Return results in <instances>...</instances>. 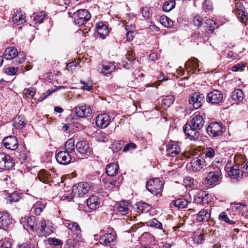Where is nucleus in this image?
Masks as SVG:
<instances>
[{
  "instance_id": "11",
  "label": "nucleus",
  "mask_w": 248,
  "mask_h": 248,
  "mask_svg": "<svg viewBox=\"0 0 248 248\" xmlns=\"http://www.w3.org/2000/svg\"><path fill=\"white\" fill-rule=\"evenodd\" d=\"M222 125L218 123H211L207 127L206 132L211 137L220 136L222 133Z\"/></svg>"
},
{
  "instance_id": "6",
  "label": "nucleus",
  "mask_w": 248,
  "mask_h": 248,
  "mask_svg": "<svg viewBox=\"0 0 248 248\" xmlns=\"http://www.w3.org/2000/svg\"><path fill=\"white\" fill-rule=\"evenodd\" d=\"M163 184L159 178L149 180L146 186L147 189L154 195L160 194L163 188Z\"/></svg>"
},
{
  "instance_id": "46",
  "label": "nucleus",
  "mask_w": 248,
  "mask_h": 248,
  "mask_svg": "<svg viewBox=\"0 0 248 248\" xmlns=\"http://www.w3.org/2000/svg\"><path fill=\"white\" fill-rule=\"evenodd\" d=\"M65 151L69 153H72L74 152L75 149V140L73 139H70L65 143Z\"/></svg>"
},
{
  "instance_id": "53",
  "label": "nucleus",
  "mask_w": 248,
  "mask_h": 248,
  "mask_svg": "<svg viewBox=\"0 0 248 248\" xmlns=\"http://www.w3.org/2000/svg\"><path fill=\"white\" fill-rule=\"evenodd\" d=\"M64 225L72 232L77 231L78 230V223H77L67 220L64 223Z\"/></svg>"
},
{
  "instance_id": "49",
  "label": "nucleus",
  "mask_w": 248,
  "mask_h": 248,
  "mask_svg": "<svg viewBox=\"0 0 248 248\" xmlns=\"http://www.w3.org/2000/svg\"><path fill=\"white\" fill-rule=\"evenodd\" d=\"M218 219L219 220L224 221L226 223H228L230 225H232L235 223V222L232 220H231L229 219V217H228L226 213L224 212L221 213L218 216Z\"/></svg>"
},
{
  "instance_id": "5",
  "label": "nucleus",
  "mask_w": 248,
  "mask_h": 248,
  "mask_svg": "<svg viewBox=\"0 0 248 248\" xmlns=\"http://www.w3.org/2000/svg\"><path fill=\"white\" fill-rule=\"evenodd\" d=\"M36 232L40 236L49 235L53 232L51 223L49 220L43 219L40 220Z\"/></svg>"
},
{
  "instance_id": "64",
  "label": "nucleus",
  "mask_w": 248,
  "mask_h": 248,
  "mask_svg": "<svg viewBox=\"0 0 248 248\" xmlns=\"http://www.w3.org/2000/svg\"><path fill=\"white\" fill-rule=\"evenodd\" d=\"M76 67V63L75 62L72 61L67 64V69L69 71L73 72V70H75Z\"/></svg>"
},
{
  "instance_id": "54",
  "label": "nucleus",
  "mask_w": 248,
  "mask_h": 248,
  "mask_svg": "<svg viewBox=\"0 0 248 248\" xmlns=\"http://www.w3.org/2000/svg\"><path fill=\"white\" fill-rule=\"evenodd\" d=\"M19 68L18 67L15 68L14 67H5L4 69L5 73L10 76H14L18 72Z\"/></svg>"
},
{
  "instance_id": "31",
  "label": "nucleus",
  "mask_w": 248,
  "mask_h": 248,
  "mask_svg": "<svg viewBox=\"0 0 248 248\" xmlns=\"http://www.w3.org/2000/svg\"><path fill=\"white\" fill-rule=\"evenodd\" d=\"M119 167V165L115 163H109L106 168V172L108 175L114 176L118 173Z\"/></svg>"
},
{
  "instance_id": "52",
  "label": "nucleus",
  "mask_w": 248,
  "mask_h": 248,
  "mask_svg": "<svg viewBox=\"0 0 248 248\" xmlns=\"http://www.w3.org/2000/svg\"><path fill=\"white\" fill-rule=\"evenodd\" d=\"M12 245V240L8 238H5L0 241V248H11Z\"/></svg>"
},
{
  "instance_id": "12",
  "label": "nucleus",
  "mask_w": 248,
  "mask_h": 248,
  "mask_svg": "<svg viewBox=\"0 0 248 248\" xmlns=\"http://www.w3.org/2000/svg\"><path fill=\"white\" fill-rule=\"evenodd\" d=\"M14 223V220L7 212L0 213V229L6 230Z\"/></svg>"
},
{
  "instance_id": "28",
  "label": "nucleus",
  "mask_w": 248,
  "mask_h": 248,
  "mask_svg": "<svg viewBox=\"0 0 248 248\" xmlns=\"http://www.w3.org/2000/svg\"><path fill=\"white\" fill-rule=\"evenodd\" d=\"M126 59L127 61L123 62V65L127 69H130L137 61L135 58L134 53L132 51H129L127 53Z\"/></svg>"
},
{
  "instance_id": "3",
  "label": "nucleus",
  "mask_w": 248,
  "mask_h": 248,
  "mask_svg": "<svg viewBox=\"0 0 248 248\" xmlns=\"http://www.w3.org/2000/svg\"><path fill=\"white\" fill-rule=\"evenodd\" d=\"M108 233L104 234L100 237L97 235H94V239L97 240L99 237V243L104 247L112 248L117 243L116 233L112 228L108 229Z\"/></svg>"
},
{
  "instance_id": "24",
  "label": "nucleus",
  "mask_w": 248,
  "mask_h": 248,
  "mask_svg": "<svg viewBox=\"0 0 248 248\" xmlns=\"http://www.w3.org/2000/svg\"><path fill=\"white\" fill-rule=\"evenodd\" d=\"M37 177L39 181L44 184H49L52 181L50 173L45 170H40Z\"/></svg>"
},
{
  "instance_id": "22",
  "label": "nucleus",
  "mask_w": 248,
  "mask_h": 248,
  "mask_svg": "<svg viewBox=\"0 0 248 248\" xmlns=\"http://www.w3.org/2000/svg\"><path fill=\"white\" fill-rule=\"evenodd\" d=\"M92 112L91 107L86 104L78 106V118H86L89 117Z\"/></svg>"
},
{
  "instance_id": "20",
  "label": "nucleus",
  "mask_w": 248,
  "mask_h": 248,
  "mask_svg": "<svg viewBox=\"0 0 248 248\" xmlns=\"http://www.w3.org/2000/svg\"><path fill=\"white\" fill-rule=\"evenodd\" d=\"M12 21L14 24L19 25L26 22L25 15L21 10L16 9L14 10Z\"/></svg>"
},
{
  "instance_id": "45",
  "label": "nucleus",
  "mask_w": 248,
  "mask_h": 248,
  "mask_svg": "<svg viewBox=\"0 0 248 248\" xmlns=\"http://www.w3.org/2000/svg\"><path fill=\"white\" fill-rule=\"evenodd\" d=\"M148 226L154 227L162 230V224L161 222H159L156 218H154L152 219L148 220L146 222Z\"/></svg>"
},
{
  "instance_id": "26",
  "label": "nucleus",
  "mask_w": 248,
  "mask_h": 248,
  "mask_svg": "<svg viewBox=\"0 0 248 248\" xmlns=\"http://www.w3.org/2000/svg\"><path fill=\"white\" fill-rule=\"evenodd\" d=\"M96 27L98 33L100 35V36L103 39H104L105 36H107L109 32L108 27L106 24L102 22L98 23Z\"/></svg>"
},
{
  "instance_id": "27",
  "label": "nucleus",
  "mask_w": 248,
  "mask_h": 248,
  "mask_svg": "<svg viewBox=\"0 0 248 248\" xmlns=\"http://www.w3.org/2000/svg\"><path fill=\"white\" fill-rule=\"evenodd\" d=\"M18 53L16 47L11 46L5 49L3 54V57L7 60H12L16 57Z\"/></svg>"
},
{
  "instance_id": "13",
  "label": "nucleus",
  "mask_w": 248,
  "mask_h": 248,
  "mask_svg": "<svg viewBox=\"0 0 248 248\" xmlns=\"http://www.w3.org/2000/svg\"><path fill=\"white\" fill-rule=\"evenodd\" d=\"M91 149L86 141L82 140L78 142V160L87 158L91 154Z\"/></svg>"
},
{
  "instance_id": "44",
  "label": "nucleus",
  "mask_w": 248,
  "mask_h": 248,
  "mask_svg": "<svg viewBox=\"0 0 248 248\" xmlns=\"http://www.w3.org/2000/svg\"><path fill=\"white\" fill-rule=\"evenodd\" d=\"M46 14L44 11L34 14L33 19L35 23H42L46 17Z\"/></svg>"
},
{
  "instance_id": "4",
  "label": "nucleus",
  "mask_w": 248,
  "mask_h": 248,
  "mask_svg": "<svg viewBox=\"0 0 248 248\" xmlns=\"http://www.w3.org/2000/svg\"><path fill=\"white\" fill-rule=\"evenodd\" d=\"M208 160L202 155L193 157L190 161V168L194 172H199L205 169L208 165Z\"/></svg>"
},
{
  "instance_id": "35",
  "label": "nucleus",
  "mask_w": 248,
  "mask_h": 248,
  "mask_svg": "<svg viewBox=\"0 0 248 248\" xmlns=\"http://www.w3.org/2000/svg\"><path fill=\"white\" fill-rule=\"evenodd\" d=\"M231 98L235 102H241L244 98V93L239 89H235L232 93Z\"/></svg>"
},
{
  "instance_id": "21",
  "label": "nucleus",
  "mask_w": 248,
  "mask_h": 248,
  "mask_svg": "<svg viewBox=\"0 0 248 248\" xmlns=\"http://www.w3.org/2000/svg\"><path fill=\"white\" fill-rule=\"evenodd\" d=\"M236 13L239 16H241L242 21L248 23V13L246 11L243 5L240 2L235 4Z\"/></svg>"
},
{
  "instance_id": "1",
  "label": "nucleus",
  "mask_w": 248,
  "mask_h": 248,
  "mask_svg": "<svg viewBox=\"0 0 248 248\" xmlns=\"http://www.w3.org/2000/svg\"><path fill=\"white\" fill-rule=\"evenodd\" d=\"M205 124V121L200 113H195L192 117L189 124H186L183 127L184 132L191 140H196L200 137L199 131Z\"/></svg>"
},
{
  "instance_id": "14",
  "label": "nucleus",
  "mask_w": 248,
  "mask_h": 248,
  "mask_svg": "<svg viewBox=\"0 0 248 248\" xmlns=\"http://www.w3.org/2000/svg\"><path fill=\"white\" fill-rule=\"evenodd\" d=\"M110 118L107 113L98 115L96 117V125L100 128L107 127L110 124Z\"/></svg>"
},
{
  "instance_id": "33",
  "label": "nucleus",
  "mask_w": 248,
  "mask_h": 248,
  "mask_svg": "<svg viewBox=\"0 0 248 248\" xmlns=\"http://www.w3.org/2000/svg\"><path fill=\"white\" fill-rule=\"evenodd\" d=\"M115 65L111 62H103L101 72L106 75L112 72L115 69Z\"/></svg>"
},
{
  "instance_id": "61",
  "label": "nucleus",
  "mask_w": 248,
  "mask_h": 248,
  "mask_svg": "<svg viewBox=\"0 0 248 248\" xmlns=\"http://www.w3.org/2000/svg\"><path fill=\"white\" fill-rule=\"evenodd\" d=\"M245 65L242 63H237V64L233 66L232 67V70L233 72H237L238 71H242Z\"/></svg>"
},
{
  "instance_id": "19",
  "label": "nucleus",
  "mask_w": 248,
  "mask_h": 248,
  "mask_svg": "<svg viewBox=\"0 0 248 248\" xmlns=\"http://www.w3.org/2000/svg\"><path fill=\"white\" fill-rule=\"evenodd\" d=\"M180 152V148L177 143L171 141L167 146L166 155L171 157L177 155Z\"/></svg>"
},
{
  "instance_id": "15",
  "label": "nucleus",
  "mask_w": 248,
  "mask_h": 248,
  "mask_svg": "<svg viewBox=\"0 0 248 248\" xmlns=\"http://www.w3.org/2000/svg\"><path fill=\"white\" fill-rule=\"evenodd\" d=\"M2 143L7 149L15 150L18 147L17 140L15 136H10L4 138L2 140Z\"/></svg>"
},
{
  "instance_id": "40",
  "label": "nucleus",
  "mask_w": 248,
  "mask_h": 248,
  "mask_svg": "<svg viewBox=\"0 0 248 248\" xmlns=\"http://www.w3.org/2000/svg\"><path fill=\"white\" fill-rule=\"evenodd\" d=\"M80 84L82 85L81 89L87 91H91L93 88V84L92 80L89 78L85 80H80Z\"/></svg>"
},
{
  "instance_id": "23",
  "label": "nucleus",
  "mask_w": 248,
  "mask_h": 248,
  "mask_svg": "<svg viewBox=\"0 0 248 248\" xmlns=\"http://www.w3.org/2000/svg\"><path fill=\"white\" fill-rule=\"evenodd\" d=\"M13 125L16 129H21L27 124V121L22 115H18L14 119Z\"/></svg>"
},
{
  "instance_id": "50",
  "label": "nucleus",
  "mask_w": 248,
  "mask_h": 248,
  "mask_svg": "<svg viewBox=\"0 0 248 248\" xmlns=\"http://www.w3.org/2000/svg\"><path fill=\"white\" fill-rule=\"evenodd\" d=\"M161 23L167 28H171L173 25V22L167 16L162 17Z\"/></svg>"
},
{
  "instance_id": "43",
  "label": "nucleus",
  "mask_w": 248,
  "mask_h": 248,
  "mask_svg": "<svg viewBox=\"0 0 248 248\" xmlns=\"http://www.w3.org/2000/svg\"><path fill=\"white\" fill-rule=\"evenodd\" d=\"M175 6V2L174 0H170L165 2L162 9L164 11L169 12L172 10Z\"/></svg>"
},
{
  "instance_id": "56",
  "label": "nucleus",
  "mask_w": 248,
  "mask_h": 248,
  "mask_svg": "<svg viewBox=\"0 0 248 248\" xmlns=\"http://www.w3.org/2000/svg\"><path fill=\"white\" fill-rule=\"evenodd\" d=\"M48 241L50 245L54 246H61L62 244V240L55 238H49L48 239Z\"/></svg>"
},
{
  "instance_id": "29",
  "label": "nucleus",
  "mask_w": 248,
  "mask_h": 248,
  "mask_svg": "<svg viewBox=\"0 0 248 248\" xmlns=\"http://www.w3.org/2000/svg\"><path fill=\"white\" fill-rule=\"evenodd\" d=\"M86 205L91 210H95L98 208L100 205L98 199L95 196H92L86 201Z\"/></svg>"
},
{
  "instance_id": "55",
  "label": "nucleus",
  "mask_w": 248,
  "mask_h": 248,
  "mask_svg": "<svg viewBox=\"0 0 248 248\" xmlns=\"http://www.w3.org/2000/svg\"><path fill=\"white\" fill-rule=\"evenodd\" d=\"M203 194L204 191H201L194 196V202L198 204H202Z\"/></svg>"
},
{
  "instance_id": "16",
  "label": "nucleus",
  "mask_w": 248,
  "mask_h": 248,
  "mask_svg": "<svg viewBox=\"0 0 248 248\" xmlns=\"http://www.w3.org/2000/svg\"><path fill=\"white\" fill-rule=\"evenodd\" d=\"M57 162L62 165H67L71 162V155L68 152L65 151H60L55 156Z\"/></svg>"
},
{
  "instance_id": "58",
  "label": "nucleus",
  "mask_w": 248,
  "mask_h": 248,
  "mask_svg": "<svg viewBox=\"0 0 248 248\" xmlns=\"http://www.w3.org/2000/svg\"><path fill=\"white\" fill-rule=\"evenodd\" d=\"M193 22L195 26L199 27L202 26L203 22V19L200 16L197 15L193 17Z\"/></svg>"
},
{
  "instance_id": "48",
  "label": "nucleus",
  "mask_w": 248,
  "mask_h": 248,
  "mask_svg": "<svg viewBox=\"0 0 248 248\" xmlns=\"http://www.w3.org/2000/svg\"><path fill=\"white\" fill-rule=\"evenodd\" d=\"M13 60V63L17 65L22 63L25 60V54L23 52H20Z\"/></svg>"
},
{
  "instance_id": "9",
  "label": "nucleus",
  "mask_w": 248,
  "mask_h": 248,
  "mask_svg": "<svg viewBox=\"0 0 248 248\" xmlns=\"http://www.w3.org/2000/svg\"><path fill=\"white\" fill-rule=\"evenodd\" d=\"M205 96L203 93L195 92L189 95V103L193 105L195 109L201 107L204 102Z\"/></svg>"
},
{
  "instance_id": "25",
  "label": "nucleus",
  "mask_w": 248,
  "mask_h": 248,
  "mask_svg": "<svg viewBox=\"0 0 248 248\" xmlns=\"http://www.w3.org/2000/svg\"><path fill=\"white\" fill-rule=\"evenodd\" d=\"M210 211L202 209L197 215L196 220L198 222H204L208 221L210 217Z\"/></svg>"
},
{
  "instance_id": "39",
  "label": "nucleus",
  "mask_w": 248,
  "mask_h": 248,
  "mask_svg": "<svg viewBox=\"0 0 248 248\" xmlns=\"http://www.w3.org/2000/svg\"><path fill=\"white\" fill-rule=\"evenodd\" d=\"M199 62L195 58H191L185 63V66L187 69L191 68L192 70H196L199 67Z\"/></svg>"
},
{
  "instance_id": "59",
  "label": "nucleus",
  "mask_w": 248,
  "mask_h": 248,
  "mask_svg": "<svg viewBox=\"0 0 248 248\" xmlns=\"http://www.w3.org/2000/svg\"><path fill=\"white\" fill-rule=\"evenodd\" d=\"M78 10L75 11L74 9L72 10V11H70L68 12V15H69V16L72 18L73 22L76 25L77 23V19H78Z\"/></svg>"
},
{
  "instance_id": "10",
  "label": "nucleus",
  "mask_w": 248,
  "mask_h": 248,
  "mask_svg": "<svg viewBox=\"0 0 248 248\" xmlns=\"http://www.w3.org/2000/svg\"><path fill=\"white\" fill-rule=\"evenodd\" d=\"M13 158L9 155L3 153H0V169L9 170L14 166Z\"/></svg>"
},
{
  "instance_id": "41",
  "label": "nucleus",
  "mask_w": 248,
  "mask_h": 248,
  "mask_svg": "<svg viewBox=\"0 0 248 248\" xmlns=\"http://www.w3.org/2000/svg\"><path fill=\"white\" fill-rule=\"evenodd\" d=\"M216 153L217 152L214 149L206 147L203 151V155H205L204 158L205 157L207 159L208 158L212 159L215 156Z\"/></svg>"
},
{
  "instance_id": "30",
  "label": "nucleus",
  "mask_w": 248,
  "mask_h": 248,
  "mask_svg": "<svg viewBox=\"0 0 248 248\" xmlns=\"http://www.w3.org/2000/svg\"><path fill=\"white\" fill-rule=\"evenodd\" d=\"M40 220L33 216H31L27 219L28 226L33 232H36Z\"/></svg>"
},
{
  "instance_id": "32",
  "label": "nucleus",
  "mask_w": 248,
  "mask_h": 248,
  "mask_svg": "<svg viewBox=\"0 0 248 248\" xmlns=\"http://www.w3.org/2000/svg\"><path fill=\"white\" fill-rule=\"evenodd\" d=\"M90 188L89 183L85 182L78 183V197H83Z\"/></svg>"
},
{
  "instance_id": "37",
  "label": "nucleus",
  "mask_w": 248,
  "mask_h": 248,
  "mask_svg": "<svg viewBox=\"0 0 248 248\" xmlns=\"http://www.w3.org/2000/svg\"><path fill=\"white\" fill-rule=\"evenodd\" d=\"M173 205L179 209H184L187 207L189 202L185 199L180 198L172 201Z\"/></svg>"
},
{
  "instance_id": "47",
  "label": "nucleus",
  "mask_w": 248,
  "mask_h": 248,
  "mask_svg": "<svg viewBox=\"0 0 248 248\" xmlns=\"http://www.w3.org/2000/svg\"><path fill=\"white\" fill-rule=\"evenodd\" d=\"M20 198V195L17 193L14 192L7 196L6 200L10 203H12L14 202H18Z\"/></svg>"
},
{
  "instance_id": "42",
  "label": "nucleus",
  "mask_w": 248,
  "mask_h": 248,
  "mask_svg": "<svg viewBox=\"0 0 248 248\" xmlns=\"http://www.w3.org/2000/svg\"><path fill=\"white\" fill-rule=\"evenodd\" d=\"M205 23L206 24V31L209 33L213 32L214 30L217 28V26H216V22L212 19H207Z\"/></svg>"
},
{
  "instance_id": "62",
  "label": "nucleus",
  "mask_w": 248,
  "mask_h": 248,
  "mask_svg": "<svg viewBox=\"0 0 248 248\" xmlns=\"http://www.w3.org/2000/svg\"><path fill=\"white\" fill-rule=\"evenodd\" d=\"M25 91L27 97H31V98L33 97L35 93V91L33 88L25 89Z\"/></svg>"
},
{
  "instance_id": "60",
  "label": "nucleus",
  "mask_w": 248,
  "mask_h": 248,
  "mask_svg": "<svg viewBox=\"0 0 248 248\" xmlns=\"http://www.w3.org/2000/svg\"><path fill=\"white\" fill-rule=\"evenodd\" d=\"M184 183L186 186L190 187L194 183V179L190 177H186L184 179Z\"/></svg>"
},
{
  "instance_id": "7",
  "label": "nucleus",
  "mask_w": 248,
  "mask_h": 248,
  "mask_svg": "<svg viewBox=\"0 0 248 248\" xmlns=\"http://www.w3.org/2000/svg\"><path fill=\"white\" fill-rule=\"evenodd\" d=\"M225 169L231 180L233 182L239 180L243 176V171L239 170L237 166H232L231 162H227Z\"/></svg>"
},
{
  "instance_id": "8",
  "label": "nucleus",
  "mask_w": 248,
  "mask_h": 248,
  "mask_svg": "<svg viewBox=\"0 0 248 248\" xmlns=\"http://www.w3.org/2000/svg\"><path fill=\"white\" fill-rule=\"evenodd\" d=\"M206 100L211 104L217 105L222 102L223 94L218 90H213L207 93Z\"/></svg>"
},
{
  "instance_id": "18",
  "label": "nucleus",
  "mask_w": 248,
  "mask_h": 248,
  "mask_svg": "<svg viewBox=\"0 0 248 248\" xmlns=\"http://www.w3.org/2000/svg\"><path fill=\"white\" fill-rule=\"evenodd\" d=\"M130 205L128 201H123L117 202L115 208L117 212L122 216H124L129 213Z\"/></svg>"
},
{
  "instance_id": "36",
  "label": "nucleus",
  "mask_w": 248,
  "mask_h": 248,
  "mask_svg": "<svg viewBox=\"0 0 248 248\" xmlns=\"http://www.w3.org/2000/svg\"><path fill=\"white\" fill-rule=\"evenodd\" d=\"M17 153V155L16 157L20 160L21 163L26 162L29 159V153L26 149L24 148L22 151L20 152L18 151Z\"/></svg>"
},
{
  "instance_id": "17",
  "label": "nucleus",
  "mask_w": 248,
  "mask_h": 248,
  "mask_svg": "<svg viewBox=\"0 0 248 248\" xmlns=\"http://www.w3.org/2000/svg\"><path fill=\"white\" fill-rule=\"evenodd\" d=\"M91 16L89 12L86 9H79L78 10V26L80 28L78 29V31L83 33L81 25L84 24L85 22L88 21L91 18ZM78 33L80 32H78Z\"/></svg>"
},
{
  "instance_id": "51",
  "label": "nucleus",
  "mask_w": 248,
  "mask_h": 248,
  "mask_svg": "<svg viewBox=\"0 0 248 248\" xmlns=\"http://www.w3.org/2000/svg\"><path fill=\"white\" fill-rule=\"evenodd\" d=\"M175 97L172 95H168L163 98L162 100V104L166 107H170L174 101Z\"/></svg>"
},
{
  "instance_id": "2",
  "label": "nucleus",
  "mask_w": 248,
  "mask_h": 248,
  "mask_svg": "<svg viewBox=\"0 0 248 248\" xmlns=\"http://www.w3.org/2000/svg\"><path fill=\"white\" fill-rule=\"evenodd\" d=\"M208 168L209 171L203 180V184L206 187L215 185L222 176L221 171L219 167L214 168L213 166H209Z\"/></svg>"
},
{
  "instance_id": "38",
  "label": "nucleus",
  "mask_w": 248,
  "mask_h": 248,
  "mask_svg": "<svg viewBox=\"0 0 248 248\" xmlns=\"http://www.w3.org/2000/svg\"><path fill=\"white\" fill-rule=\"evenodd\" d=\"M137 205L138 212L140 213H148L151 209V206L144 202H140Z\"/></svg>"
},
{
  "instance_id": "34",
  "label": "nucleus",
  "mask_w": 248,
  "mask_h": 248,
  "mask_svg": "<svg viewBox=\"0 0 248 248\" xmlns=\"http://www.w3.org/2000/svg\"><path fill=\"white\" fill-rule=\"evenodd\" d=\"M45 207L44 204L41 201H38L32 207L31 212L37 216L41 214Z\"/></svg>"
},
{
  "instance_id": "57",
  "label": "nucleus",
  "mask_w": 248,
  "mask_h": 248,
  "mask_svg": "<svg viewBox=\"0 0 248 248\" xmlns=\"http://www.w3.org/2000/svg\"><path fill=\"white\" fill-rule=\"evenodd\" d=\"M194 243L197 244H202L204 241V235L203 233H200L198 235L194 234L193 237Z\"/></svg>"
},
{
  "instance_id": "63",
  "label": "nucleus",
  "mask_w": 248,
  "mask_h": 248,
  "mask_svg": "<svg viewBox=\"0 0 248 248\" xmlns=\"http://www.w3.org/2000/svg\"><path fill=\"white\" fill-rule=\"evenodd\" d=\"M142 16L146 18H149L150 16V13L148 8H143L141 9Z\"/></svg>"
}]
</instances>
